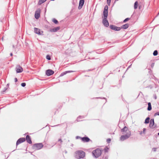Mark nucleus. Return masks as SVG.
Segmentation results:
<instances>
[{"instance_id":"1","label":"nucleus","mask_w":159,"mask_h":159,"mask_svg":"<svg viewBox=\"0 0 159 159\" xmlns=\"http://www.w3.org/2000/svg\"><path fill=\"white\" fill-rule=\"evenodd\" d=\"M92 153L95 158H97L101 155L102 151L101 149L98 148L93 151Z\"/></svg>"},{"instance_id":"22","label":"nucleus","mask_w":159,"mask_h":159,"mask_svg":"<svg viewBox=\"0 0 159 159\" xmlns=\"http://www.w3.org/2000/svg\"><path fill=\"white\" fill-rule=\"evenodd\" d=\"M150 118L149 117H147L145 120L144 123L145 124H148L149 123Z\"/></svg>"},{"instance_id":"12","label":"nucleus","mask_w":159,"mask_h":159,"mask_svg":"<svg viewBox=\"0 0 159 159\" xmlns=\"http://www.w3.org/2000/svg\"><path fill=\"white\" fill-rule=\"evenodd\" d=\"M108 7L106 5L105 6L103 11V16H108Z\"/></svg>"},{"instance_id":"38","label":"nucleus","mask_w":159,"mask_h":159,"mask_svg":"<svg viewBox=\"0 0 159 159\" xmlns=\"http://www.w3.org/2000/svg\"><path fill=\"white\" fill-rule=\"evenodd\" d=\"M154 66V63H152L151 65L152 67V68Z\"/></svg>"},{"instance_id":"9","label":"nucleus","mask_w":159,"mask_h":159,"mask_svg":"<svg viewBox=\"0 0 159 159\" xmlns=\"http://www.w3.org/2000/svg\"><path fill=\"white\" fill-rule=\"evenodd\" d=\"M40 9H38L35 12V17L36 19H38L40 16Z\"/></svg>"},{"instance_id":"5","label":"nucleus","mask_w":159,"mask_h":159,"mask_svg":"<svg viewBox=\"0 0 159 159\" xmlns=\"http://www.w3.org/2000/svg\"><path fill=\"white\" fill-rule=\"evenodd\" d=\"M108 16H104V17L102 20V23L104 26L106 27L109 26V23L107 20V17Z\"/></svg>"},{"instance_id":"30","label":"nucleus","mask_w":159,"mask_h":159,"mask_svg":"<svg viewBox=\"0 0 159 159\" xmlns=\"http://www.w3.org/2000/svg\"><path fill=\"white\" fill-rule=\"evenodd\" d=\"M108 148L106 147L104 149V152H108Z\"/></svg>"},{"instance_id":"29","label":"nucleus","mask_w":159,"mask_h":159,"mask_svg":"<svg viewBox=\"0 0 159 159\" xmlns=\"http://www.w3.org/2000/svg\"><path fill=\"white\" fill-rule=\"evenodd\" d=\"M111 0H107V4L109 5L110 4Z\"/></svg>"},{"instance_id":"42","label":"nucleus","mask_w":159,"mask_h":159,"mask_svg":"<svg viewBox=\"0 0 159 159\" xmlns=\"http://www.w3.org/2000/svg\"><path fill=\"white\" fill-rule=\"evenodd\" d=\"M158 135H159V132L158 133Z\"/></svg>"},{"instance_id":"4","label":"nucleus","mask_w":159,"mask_h":159,"mask_svg":"<svg viewBox=\"0 0 159 159\" xmlns=\"http://www.w3.org/2000/svg\"><path fill=\"white\" fill-rule=\"evenodd\" d=\"M43 145L41 143L34 144L33 146V149L34 150H39L42 148Z\"/></svg>"},{"instance_id":"27","label":"nucleus","mask_w":159,"mask_h":159,"mask_svg":"<svg viewBox=\"0 0 159 159\" xmlns=\"http://www.w3.org/2000/svg\"><path fill=\"white\" fill-rule=\"evenodd\" d=\"M130 19V18H126L125 19L124 21H123V22H126V21H128Z\"/></svg>"},{"instance_id":"16","label":"nucleus","mask_w":159,"mask_h":159,"mask_svg":"<svg viewBox=\"0 0 159 159\" xmlns=\"http://www.w3.org/2000/svg\"><path fill=\"white\" fill-rule=\"evenodd\" d=\"M26 139L27 142L29 144H31L32 143L31 138L29 135H27L26 137Z\"/></svg>"},{"instance_id":"11","label":"nucleus","mask_w":159,"mask_h":159,"mask_svg":"<svg viewBox=\"0 0 159 159\" xmlns=\"http://www.w3.org/2000/svg\"><path fill=\"white\" fill-rule=\"evenodd\" d=\"M54 72L51 70H48L46 71V74L47 76H50L53 75Z\"/></svg>"},{"instance_id":"14","label":"nucleus","mask_w":159,"mask_h":159,"mask_svg":"<svg viewBox=\"0 0 159 159\" xmlns=\"http://www.w3.org/2000/svg\"><path fill=\"white\" fill-rule=\"evenodd\" d=\"M17 73H20L23 71V68L20 66H17L16 68Z\"/></svg>"},{"instance_id":"35","label":"nucleus","mask_w":159,"mask_h":159,"mask_svg":"<svg viewBox=\"0 0 159 159\" xmlns=\"http://www.w3.org/2000/svg\"><path fill=\"white\" fill-rule=\"evenodd\" d=\"M156 149H157V148H153L152 149V150L154 151V152H156Z\"/></svg>"},{"instance_id":"3","label":"nucleus","mask_w":159,"mask_h":159,"mask_svg":"<svg viewBox=\"0 0 159 159\" xmlns=\"http://www.w3.org/2000/svg\"><path fill=\"white\" fill-rule=\"evenodd\" d=\"M131 135L130 131H128L126 134L125 135H121L120 138V140L121 141H123L124 140L128 139Z\"/></svg>"},{"instance_id":"37","label":"nucleus","mask_w":159,"mask_h":159,"mask_svg":"<svg viewBox=\"0 0 159 159\" xmlns=\"http://www.w3.org/2000/svg\"><path fill=\"white\" fill-rule=\"evenodd\" d=\"M17 81V79L16 78H15V82H16Z\"/></svg>"},{"instance_id":"6","label":"nucleus","mask_w":159,"mask_h":159,"mask_svg":"<svg viewBox=\"0 0 159 159\" xmlns=\"http://www.w3.org/2000/svg\"><path fill=\"white\" fill-rule=\"evenodd\" d=\"M154 120L153 119H152L150 121L149 124V127L151 128L154 129L156 128V126L154 125Z\"/></svg>"},{"instance_id":"24","label":"nucleus","mask_w":159,"mask_h":159,"mask_svg":"<svg viewBox=\"0 0 159 159\" xmlns=\"http://www.w3.org/2000/svg\"><path fill=\"white\" fill-rule=\"evenodd\" d=\"M138 6V2L137 1H136L134 4V9H136Z\"/></svg>"},{"instance_id":"41","label":"nucleus","mask_w":159,"mask_h":159,"mask_svg":"<svg viewBox=\"0 0 159 159\" xmlns=\"http://www.w3.org/2000/svg\"><path fill=\"white\" fill-rule=\"evenodd\" d=\"M10 55H11V56H12V53H10Z\"/></svg>"},{"instance_id":"32","label":"nucleus","mask_w":159,"mask_h":159,"mask_svg":"<svg viewBox=\"0 0 159 159\" xmlns=\"http://www.w3.org/2000/svg\"><path fill=\"white\" fill-rule=\"evenodd\" d=\"M82 137H81L79 136H77L76 137V139H80L81 140V138Z\"/></svg>"},{"instance_id":"33","label":"nucleus","mask_w":159,"mask_h":159,"mask_svg":"<svg viewBox=\"0 0 159 159\" xmlns=\"http://www.w3.org/2000/svg\"><path fill=\"white\" fill-rule=\"evenodd\" d=\"M111 141V139H107V142L108 143H109Z\"/></svg>"},{"instance_id":"21","label":"nucleus","mask_w":159,"mask_h":159,"mask_svg":"<svg viewBox=\"0 0 159 159\" xmlns=\"http://www.w3.org/2000/svg\"><path fill=\"white\" fill-rule=\"evenodd\" d=\"M128 130V128L126 126H125L124 128L121 129V131L122 132H124L127 131Z\"/></svg>"},{"instance_id":"20","label":"nucleus","mask_w":159,"mask_h":159,"mask_svg":"<svg viewBox=\"0 0 159 159\" xmlns=\"http://www.w3.org/2000/svg\"><path fill=\"white\" fill-rule=\"evenodd\" d=\"M148 107L147 108V110L148 111H150L152 109V106L151 103L150 102H148Z\"/></svg>"},{"instance_id":"40","label":"nucleus","mask_w":159,"mask_h":159,"mask_svg":"<svg viewBox=\"0 0 159 159\" xmlns=\"http://www.w3.org/2000/svg\"><path fill=\"white\" fill-rule=\"evenodd\" d=\"M80 117V116L79 117H78V118H77V120H78V121H79V120H79V118Z\"/></svg>"},{"instance_id":"15","label":"nucleus","mask_w":159,"mask_h":159,"mask_svg":"<svg viewBox=\"0 0 159 159\" xmlns=\"http://www.w3.org/2000/svg\"><path fill=\"white\" fill-rule=\"evenodd\" d=\"M90 139L87 137H82L81 138V140L84 142H88L90 141Z\"/></svg>"},{"instance_id":"19","label":"nucleus","mask_w":159,"mask_h":159,"mask_svg":"<svg viewBox=\"0 0 159 159\" xmlns=\"http://www.w3.org/2000/svg\"><path fill=\"white\" fill-rule=\"evenodd\" d=\"M129 26V24H125L123 25L122 26L121 28H122L123 29H126L127 28H128Z\"/></svg>"},{"instance_id":"18","label":"nucleus","mask_w":159,"mask_h":159,"mask_svg":"<svg viewBox=\"0 0 159 159\" xmlns=\"http://www.w3.org/2000/svg\"><path fill=\"white\" fill-rule=\"evenodd\" d=\"M74 71H72V70L66 71H65V72H64L62 73L60 75V76H63L64 75H66L67 73L72 72H73Z\"/></svg>"},{"instance_id":"8","label":"nucleus","mask_w":159,"mask_h":159,"mask_svg":"<svg viewBox=\"0 0 159 159\" xmlns=\"http://www.w3.org/2000/svg\"><path fill=\"white\" fill-rule=\"evenodd\" d=\"M34 32L35 33L40 35L43 34V31H40V30L38 28H34Z\"/></svg>"},{"instance_id":"31","label":"nucleus","mask_w":159,"mask_h":159,"mask_svg":"<svg viewBox=\"0 0 159 159\" xmlns=\"http://www.w3.org/2000/svg\"><path fill=\"white\" fill-rule=\"evenodd\" d=\"M46 58L48 60H50L51 59V58L49 55H47L46 56Z\"/></svg>"},{"instance_id":"7","label":"nucleus","mask_w":159,"mask_h":159,"mask_svg":"<svg viewBox=\"0 0 159 159\" xmlns=\"http://www.w3.org/2000/svg\"><path fill=\"white\" fill-rule=\"evenodd\" d=\"M110 28L111 29L115 30L118 31L121 30V28L120 27H118L115 25H111L110 26Z\"/></svg>"},{"instance_id":"39","label":"nucleus","mask_w":159,"mask_h":159,"mask_svg":"<svg viewBox=\"0 0 159 159\" xmlns=\"http://www.w3.org/2000/svg\"><path fill=\"white\" fill-rule=\"evenodd\" d=\"M58 141H60L61 143L62 142V141L61 139H59Z\"/></svg>"},{"instance_id":"25","label":"nucleus","mask_w":159,"mask_h":159,"mask_svg":"<svg viewBox=\"0 0 159 159\" xmlns=\"http://www.w3.org/2000/svg\"><path fill=\"white\" fill-rule=\"evenodd\" d=\"M52 21L55 24H57L58 23V21L55 18H53L52 19Z\"/></svg>"},{"instance_id":"17","label":"nucleus","mask_w":159,"mask_h":159,"mask_svg":"<svg viewBox=\"0 0 159 159\" xmlns=\"http://www.w3.org/2000/svg\"><path fill=\"white\" fill-rule=\"evenodd\" d=\"M60 29L59 27H57L51 29L50 30V31L51 32H56L59 30Z\"/></svg>"},{"instance_id":"28","label":"nucleus","mask_w":159,"mask_h":159,"mask_svg":"<svg viewBox=\"0 0 159 159\" xmlns=\"http://www.w3.org/2000/svg\"><path fill=\"white\" fill-rule=\"evenodd\" d=\"M21 85L22 87H24L26 85V84L25 83H22L21 84Z\"/></svg>"},{"instance_id":"2","label":"nucleus","mask_w":159,"mask_h":159,"mask_svg":"<svg viewBox=\"0 0 159 159\" xmlns=\"http://www.w3.org/2000/svg\"><path fill=\"white\" fill-rule=\"evenodd\" d=\"M75 157L77 159L83 158L85 155V153L82 150L78 151L75 152Z\"/></svg>"},{"instance_id":"34","label":"nucleus","mask_w":159,"mask_h":159,"mask_svg":"<svg viewBox=\"0 0 159 159\" xmlns=\"http://www.w3.org/2000/svg\"><path fill=\"white\" fill-rule=\"evenodd\" d=\"M157 115L159 116V112H157L156 113L154 114V116H157Z\"/></svg>"},{"instance_id":"10","label":"nucleus","mask_w":159,"mask_h":159,"mask_svg":"<svg viewBox=\"0 0 159 159\" xmlns=\"http://www.w3.org/2000/svg\"><path fill=\"white\" fill-rule=\"evenodd\" d=\"M25 141V139L24 138H20L17 141L16 143V145L17 146L18 144L20 143H22Z\"/></svg>"},{"instance_id":"13","label":"nucleus","mask_w":159,"mask_h":159,"mask_svg":"<svg viewBox=\"0 0 159 159\" xmlns=\"http://www.w3.org/2000/svg\"><path fill=\"white\" fill-rule=\"evenodd\" d=\"M84 2V0H80L79 6L78 7V9H80L82 7Z\"/></svg>"},{"instance_id":"36","label":"nucleus","mask_w":159,"mask_h":159,"mask_svg":"<svg viewBox=\"0 0 159 159\" xmlns=\"http://www.w3.org/2000/svg\"><path fill=\"white\" fill-rule=\"evenodd\" d=\"M7 89V88H5L2 91V92H3V93Z\"/></svg>"},{"instance_id":"23","label":"nucleus","mask_w":159,"mask_h":159,"mask_svg":"<svg viewBox=\"0 0 159 159\" xmlns=\"http://www.w3.org/2000/svg\"><path fill=\"white\" fill-rule=\"evenodd\" d=\"M146 130V129L145 128H144L143 129V131H141L140 132V135H142L143 134H145V131Z\"/></svg>"},{"instance_id":"26","label":"nucleus","mask_w":159,"mask_h":159,"mask_svg":"<svg viewBox=\"0 0 159 159\" xmlns=\"http://www.w3.org/2000/svg\"><path fill=\"white\" fill-rule=\"evenodd\" d=\"M158 54V52L157 50H156L154 51L153 53V55L154 56H157Z\"/></svg>"}]
</instances>
